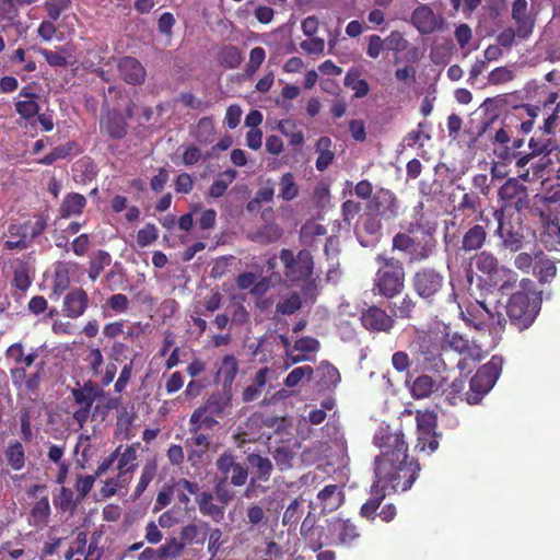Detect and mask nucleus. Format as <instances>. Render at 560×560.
<instances>
[{"mask_svg": "<svg viewBox=\"0 0 560 560\" xmlns=\"http://www.w3.org/2000/svg\"><path fill=\"white\" fill-rule=\"evenodd\" d=\"M425 236L427 237L422 243L416 241L415 247L409 255L411 261H421L433 255L436 247V241L432 237V235Z\"/></svg>", "mask_w": 560, "mask_h": 560, "instance_id": "ea45409f", "label": "nucleus"}, {"mask_svg": "<svg viewBox=\"0 0 560 560\" xmlns=\"http://www.w3.org/2000/svg\"><path fill=\"white\" fill-rule=\"evenodd\" d=\"M49 515V500L47 497H43L34 504L30 515V523L35 526H44L47 524Z\"/></svg>", "mask_w": 560, "mask_h": 560, "instance_id": "58836bf2", "label": "nucleus"}, {"mask_svg": "<svg viewBox=\"0 0 560 560\" xmlns=\"http://www.w3.org/2000/svg\"><path fill=\"white\" fill-rule=\"evenodd\" d=\"M313 372V369L308 365L295 368L288 374L283 384L287 387H294L305 377L311 380Z\"/></svg>", "mask_w": 560, "mask_h": 560, "instance_id": "864d4df0", "label": "nucleus"}, {"mask_svg": "<svg viewBox=\"0 0 560 560\" xmlns=\"http://www.w3.org/2000/svg\"><path fill=\"white\" fill-rule=\"evenodd\" d=\"M132 476L118 471L116 477L109 478L104 482L101 493L105 498L115 495L120 489L126 488L131 481Z\"/></svg>", "mask_w": 560, "mask_h": 560, "instance_id": "79ce46f5", "label": "nucleus"}, {"mask_svg": "<svg viewBox=\"0 0 560 560\" xmlns=\"http://www.w3.org/2000/svg\"><path fill=\"white\" fill-rule=\"evenodd\" d=\"M513 79L514 72L508 67H498L493 69L488 75V81L492 85H500L510 82Z\"/></svg>", "mask_w": 560, "mask_h": 560, "instance_id": "6e6d98bb", "label": "nucleus"}, {"mask_svg": "<svg viewBox=\"0 0 560 560\" xmlns=\"http://www.w3.org/2000/svg\"><path fill=\"white\" fill-rule=\"evenodd\" d=\"M378 261H384L378 269L375 281L374 291L385 298H394L404 289L405 271L401 262L396 259H386L382 256L377 257Z\"/></svg>", "mask_w": 560, "mask_h": 560, "instance_id": "39448f33", "label": "nucleus"}, {"mask_svg": "<svg viewBox=\"0 0 560 560\" xmlns=\"http://www.w3.org/2000/svg\"><path fill=\"white\" fill-rule=\"evenodd\" d=\"M214 417H218L217 415L209 413L206 411V409L197 408L191 417H190V432L196 433L201 428L211 429L213 425L217 424V420Z\"/></svg>", "mask_w": 560, "mask_h": 560, "instance_id": "a19ab883", "label": "nucleus"}, {"mask_svg": "<svg viewBox=\"0 0 560 560\" xmlns=\"http://www.w3.org/2000/svg\"><path fill=\"white\" fill-rule=\"evenodd\" d=\"M220 59L222 65H224L228 68L234 69L241 65L243 56L237 47L226 46L222 49Z\"/></svg>", "mask_w": 560, "mask_h": 560, "instance_id": "3c124183", "label": "nucleus"}, {"mask_svg": "<svg viewBox=\"0 0 560 560\" xmlns=\"http://www.w3.org/2000/svg\"><path fill=\"white\" fill-rule=\"evenodd\" d=\"M418 443L421 451L429 450L431 453L438 450L439 441L435 434L436 417L431 411H418L416 416Z\"/></svg>", "mask_w": 560, "mask_h": 560, "instance_id": "9b49d317", "label": "nucleus"}, {"mask_svg": "<svg viewBox=\"0 0 560 560\" xmlns=\"http://www.w3.org/2000/svg\"><path fill=\"white\" fill-rule=\"evenodd\" d=\"M89 305V296L82 289H74L63 298L62 312L69 318H78L84 314Z\"/></svg>", "mask_w": 560, "mask_h": 560, "instance_id": "f3484780", "label": "nucleus"}, {"mask_svg": "<svg viewBox=\"0 0 560 560\" xmlns=\"http://www.w3.org/2000/svg\"><path fill=\"white\" fill-rule=\"evenodd\" d=\"M238 372V362L232 354H228L222 359L221 365L217 372L215 378L222 383L223 389L231 390L232 384Z\"/></svg>", "mask_w": 560, "mask_h": 560, "instance_id": "b1692460", "label": "nucleus"}, {"mask_svg": "<svg viewBox=\"0 0 560 560\" xmlns=\"http://www.w3.org/2000/svg\"><path fill=\"white\" fill-rule=\"evenodd\" d=\"M86 206V198L78 192L68 194L60 205V215L71 218L80 215Z\"/></svg>", "mask_w": 560, "mask_h": 560, "instance_id": "393cba45", "label": "nucleus"}, {"mask_svg": "<svg viewBox=\"0 0 560 560\" xmlns=\"http://www.w3.org/2000/svg\"><path fill=\"white\" fill-rule=\"evenodd\" d=\"M487 238V232L483 226L476 224L469 228L463 235L462 249L472 252L482 247Z\"/></svg>", "mask_w": 560, "mask_h": 560, "instance_id": "bb28decb", "label": "nucleus"}, {"mask_svg": "<svg viewBox=\"0 0 560 560\" xmlns=\"http://www.w3.org/2000/svg\"><path fill=\"white\" fill-rule=\"evenodd\" d=\"M301 48L311 55H320L325 49V40L320 37H311L301 43Z\"/></svg>", "mask_w": 560, "mask_h": 560, "instance_id": "774afa93", "label": "nucleus"}, {"mask_svg": "<svg viewBox=\"0 0 560 560\" xmlns=\"http://www.w3.org/2000/svg\"><path fill=\"white\" fill-rule=\"evenodd\" d=\"M423 208L422 202H418L413 207L408 231L410 233L421 232L424 235H432L436 230V224L424 213Z\"/></svg>", "mask_w": 560, "mask_h": 560, "instance_id": "5701e85b", "label": "nucleus"}, {"mask_svg": "<svg viewBox=\"0 0 560 560\" xmlns=\"http://www.w3.org/2000/svg\"><path fill=\"white\" fill-rule=\"evenodd\" d=\"M384 42L385 48L395 52L405 51L408 47V40L399 31H392Z\"/></svg>", "mask_w": 560, "mask_h": 560, "instance_id": "603ef678", "label": "nucleus"}, {"mask_svg": "<svg viewBox=\"0 0 560 560\" xmlns=\"http://www.w3.org/2000/svg\"><path fill=\"white\" fill-rule=\"evenodd\" d=\"M326 234L324 225L316 221H307L300 231L301 243L305 246H313L317 237H322Z\"/></svg>", "mask_w": 560, "mask_h": 560, "instance_id": "e433bc0d", "label": "nucleus"}, {"mask_svg": "<svg viewBox=\"0 0 560 560\" xmlns=\"http://www.w3.org/2000/svg\"><path fill=\"white\" fill-rule=\"evenodd\" d=\"M158 470V465L154 460L147 462L142 468L140 479L135 490V494L140 497L149 483L153 480Z\"/></svg>", "mask_w": 560, "mask_h": 560, "instance_id": "09e8293b", "label": "nucleus"}, {"mask_svg": "<svg viewBox=\"0 0 560 560\" xmlns=\"http://www.w3.org/2000/svg\"><path fill=\"white\" fill-rule=\"evenodd\" d=\"M345 501L342 487L337 485L325 486L317 494V502L322 511L331 513L336 511Z\"/></svg>", "mask_w": 560, "mask_h": 560, "instance_id": "6ab92c4d", "label": "nucleus"}, {"mask_svg": "<svg viewBox=\"0 0 560 560\" xmlns=\"http://www.w3.org/2000/svg\"><path fill=\"white\" fill-rule=\"evenodd\" d=\"M270 506V500H261L249 504L246 509V523L257 529L266 527L269 522Z\"/></svg>", "mask_w": 560, "mask_h": 560, "instance_id": "4be33fe9", "label": "nucleus"}, {"mask_svg": "<svg viewBox=\"0 0 560 560\" xmlns=\"http://www.w3.org/2000/svg\"><path fill=\"white\" fill-rule=\"evenodd\" d=\"M415 306H416V303L415 301L409 298L408 295H406L400 302L399 304H395V310H394V314L397 316V317H401V318H410L411 315H412V312L415 310Z\"/></svg>", "mask_w": 560, "mask_h": 560, "instance_id": "338daca9", "label": "nucleus"}, {"mask_svg": "<svg viewBox=\"0 0 560 560\" xmlns=\"http://www.w3.org/2000/svg\"><path fill=\"white\" fill-rule=\"evenodd\" d=\"M16 112L25 119L35 117L39 112V105L35 100H23L15 104Z\"/></svg>", "mask_w": 560, "mask_h": 560, "instance_id": "052dcab7", "label": "nucleus"}, {"mask_svg": "<svg viewBox=\"0 0 560 560\" xmlns=\"http://www.w3.org/2000/svg\"><path fill=\"white\" fill-rule=\"evenodd\" d=\"M412 285L420 298L432 301L434 295L443 288L444 277L435 269L423 268L415 273Z\"/></svg>", "mask_w": 560, "mask_h": 560, "instance_id": "1a4fd4ad", "label": "nucleus"}, {"mask_svg": "<svg viewBox=\"0 0 560 560\" xmlns=\"http://www.w3.org/2000/svg\"><path fill=\"white\" fill-rule=\"evenodd\" d=\"M32 283L31 267L27 262L19 261L14 268L13 284L16 289L25 291Z\"/></svg>", "mask_w": 560, "mask_h": 560, "instance_id": "a18cd8bd", "label": "nucleus"}, {"mask_svg": "<svg viewBox=\"0 0 560 560\" xmlns=\"http://www.w3.org/2000/svg\"><path fill=\"white\" fill-rule=\"evenodd\" d=\"M385 498V490L376 481L371 487V499L361 508V515L366 518H374L375 512Z\"/></svg>", "mask_w": 560, "mask_h": 560, "instance_id": "f704fd0d", "label": "nucleus"}, {"mask_svg": "<svg viewBox=\"0 0 560 560\" xmlns=\"http://www.w3.org/2000/svg\"><path fill=\"white\" fill-rule=\"evenodd\" d=\"M499 197L504 201L505 207H514L516 210H521L528 205L527 188L520 184L516 178H510L502 185Z\"/></svg>", "mask_w": 560, "mask_h": 560, "instance_id": "ddd939ff", "label": "nucleus"}, {"mask_svg": "<svg viewBox=\"0 0 560 560\" xmlns=\"http://www.w3.org/2000/svg\"><path fill=\"white\" fill-rule=\"evenodd\" d=\"M317 373L320 386L326 389L337 386L341 380L339 371L327 361L320 362Z\"/></svg>", "mask_w": 560, "mask_h": 560, "instance_id": "c9c22d12", "label": "nucleus"}, {"mask_svg": "<svg viewBox=\"0 0 560 560\" xmlns=\"http://www.w3.org/2000/svg\"><path fill=\"white\" fill-rule=\"evenodd\" d=\"M410 21L421 34H431L438 27V19L434 12L424 4L413 10Z\"/></svg>", "mask_w": 560, "mask_h": 560, "instance_id": "412c9836", "label": "nucleus"}, {"mask_svg": "<svg viewBox=\"0 0 560 560\" xmlns=\"http://www.w3.org/2000/svg\"><path fill=\"white\" fill-rule=\"evenodd\" d=\"M446 345L450 349L463 355V358L457 362V368L460 371H465L469 368L468 361H471L472 363L481 361L488 353L489 349H491L490 346L487 349H483L482 345L477 343L476 341H469L457 332L447 335Z\"/></svg>", "mask_w": 560, "mask_h": 560, "instance_id": "6e6552de", "label": "nucleus"}, {"mask_svg": "<svg viewBox=\"0 0 560 560\" xmlns=\"http://www.w3.org/2000/svg\"><path fill=\"white\" fill-rule=\"evenodd\" d=\"M343 83L353 91L357 98H362L370 92L369 83L364 79H360V71L355 68L348 70Z\"/></svg>", "mask_w": 560, "mask_h": 560, "instance_id": "7c9ffc66", "label": "nucleus"}, {"mask_svg": "<svg viewBox=\"0 0 560 560\" xmlns=\"http://www.w3.org/2000/svg\"><path fill=\"white\" fill-rule=\"evenodd\" d=\"M103 555L102 549L98 548L97 541L91 539L86 540V533L79 532L72 546L65 555L66 560H100Z\"/></svg>", "mask_w": 560, "mask_h": 560, "instance_id": "f8f14e48", "label": "nucleus"}, {"mask_svg": "<svg viewBox=\"0 0 560 560\" xmlns=\"http://www.w3.org/2000/svg\"><path fill=\"white\" fill-rule=\"evenodd\" d=\"M71 151V144L56 147L49 154L42 158L38 163L43 165H50L55 161L65 159Z\"/></svg>", "mask_w": 560, "mask_h": 560, "instance_id": "e2e57ef3", "label": "nucleus"}, {"mask_svg": "<svg viewBox=\"0 0 560 560\" xmlns=\"http://www.w3.org/2000/svg\"><path fill=\"white\" fill-rule=\"evenodd\" d=\"M73 397L79 405L85 408L86 411L95 400V392L92 387L85 386L82 389L74 390Z\"/></svg>", "mask_w": 560, "mask_h": 560, "instance_id": "680f3d73", "label": "nucleus"}, {"mask_svg": "<svg viewBox=\"0 0 560 560\" xmlns=\"http://www.w3.org/2000/svg\"><path fill=\"white\" fill-rule=\"evenodd\" d=\"M368 209L383 220L390 221L399 215V202L395 194L381 188L372 196Z\"/></svg>", "mask_w": 560, "mask_h": 560, "instance_id": "9d476101", "label": "nucleus"}, {"mask_svg": "<svg viewBox=\"0 0 560 560\" xmlns=\"http://www.w3.org/2000/svg\"><path fill=\"white\" fill-rule=\"evenodd\" d=\"M435 389V382L429 375L418 376L411 386V393L416 398L430 396Z\"/></svg>", "mask_w": 560, "mask_h": 560, "instance_id": "49530a36", "label": "nucleus"}, {"mask_svg": "<svg viewBox=\"0 0 560 560\" xmlns=\"http://www.w3.org/2000/svg\"><path fill=\"white\" fill-rule=\"evenodd\" d=\"M300 188L295 176L291 172L282 174L279 178V195L283 201H291L299 196Z\"/></svg>", "mask_w": 560, "mask_h": 560, "instance_id": "72a5a7b5", "label": "nucleus"}, {"mask_svg": "<svg viewBox=\"0 0 560 560\" xmlns=\"http://www.w3.org/2000/svg\"><path fill=\"white\" fill-rule=\"evenodd\" d=\"M463 319L478 330H488L491 336L490 348L498 343L499 336L504 328L505 319L499 312L491 311L483 302L475 301L460 312Z\"/></svg>", "mask_w": 560, "mask_h": 560, "instance_id": "f03ea898", "label": "nucleus"}, {"mask_svg": "<svg viewBox=\"0 0 560 560\" xmlns=\"http://www.w3.org/2000/svg\"><path fill=\"white\" fill-rule=\"evenodd\" d=\"M116 459L118 460L117 470L132 476L137 468V446L128 445L125 448H121Z\"/></svg>", "mask_w": 560, "mask_h": 560, "instance_id": "2f4dec72", "label": "nucleus"}, {"mask_svg": "<svg viewBox=\"0 0 560 560\" xmlns=\"http://www.w3.org/2000/svg\"><path fill=\"white\" fill-rule=\"evenodd\" d=\"M117 69L122 80L128 84H142L147 77L145 69L141 62L133 57L120 59Z\"/></svg>", "mask_w": 560, "mask_h": 560, "instance_id": "a211bd4d", "label": "nucleus"}, {"mask_svg": "<svg viewBox=\"0 0 560 560\" xmlns=\"http://www.w3.org/2000/svg\"><path fill=\"white\" fill-rule=\"evenodd\" d=\"M236 175L237 172L234 170H226L224 172H221L210 186L209 195L213 198H219L223 196L228 187L236 178Z\"/></svg>", "mask_w": 560, "mask_h": 560, "instance_id": "4c0bfd02", "label": "nucleus"}, {"mask_svg": "<svg viewBox=\"0 0 560 560\" xmlns=\"http://www.w3.org/2000/svg\"><path fill=\"white\" fill-rule=\"evenodd\" d=\"M9 240L4 242L8 250L25 249L27 247V231L22 224H10L8 229Z\"/></svg>", "mask_w": 560, "mask_h": 560, "instance_id": "cd10ccee", "label": "nucleus"}, {"mask_svg": "<svg viewBox=\"0 0 560 560\" xmlns=\"http://www.w3.org/2000/svg\"><path fill=\"white\" fill-rule=\"evenodd\" d=\"M197 503L201 514L210 516L219 522L224 515L223 508L214 503L213 495L210 492H202L197 497Z\"/></svg>", "mask_w": 560, "mask_h": 560, "instance_id": "c85d7f7f", "label": "nucleus"}, {"mask_svg": "<svg viewBox=\"0 0 560 560\" xmlns=\"http://www.w3.org/2000/svg\"><path fill=\"white\" fill-rule=\"evenodd\" d=\"M280 260L284 266V275L288 280L292 282L306 280L313 272V257L306 249L299 252L294 257L293 253L289 249L280 252Z\"/></svg>", "mask_w": 560, "mask_h": 560, "instance_id": "0eeeda50", "label": "nucleus"}, {"mask_svg": "<svg viewBox=\"0 0 560 560\" xmlns=\"http://www.w3.org/2000/svg\"><path fill=\"white\" fill-rule=\"evenodd\" d=\"M362 325L372 331H389L394 326V319L384 310L371 306L361 315Z\"/></svg>", "mask_w": 560, "mask_h": 560, "instance_id": "dca6fc26", "label": "nucleus"}, {"mask_svg": "<svg viewBox=\"0 0 560 560\" xmlns=\"http://www.w3.org/2000/svg\"><path fill=\"white\" fill-rule=\"evenodd\" d=\"M313 201L318 208H325L330 202V192L327 185L320 183L315 186Z\"/></svg>", "mask_w": 560, "mask_h": 560, "instance_id": "69168bd1", "label": "nucleus"}, {"mask_svg": "<svg viewBox=\"0 0 560 560\" xmlns=\"http://www.w3.org/2000/svg\"><path fill=\"white\" fill-rule=\"evenodd\" d=\"M101 128L112 138H122L126 135V122L120 114H108L101 119Z\"/></svg>", "mask_w": 560, "mask_h": 560, "instance_id": "473e14b6", "label": "nucleus"}, {"mask_svg": "<svg viewBox=\"0 0 560 560\" xmlns=\"http://www.w3.org/2000/svg\"><path fill=\"white\" fill-rule=\"evenodd\" d=\"M329 532L337 536V544L350 546L352 541L360 537L357 526L349 520L334 518L330 521Z\"/></svg>", "mask_w": 560, "mask_h": 560, "instance_id": "aec40b11", "label": "nucleus"}, {"mask_svg": "<svg viewBox=\"0 0 560 560\" xmlns=\"http://www.w3.org/2000/svg\"><path fill=\"white\" fill-rule=\"evenodd\" d=\"M511 18L518 28V39H527L533 33L535 18L529 13L526 0H514L512 3Z\"/></svg>", "mask_w": 560, "mask_h": 560, "instance_id": "4468645a", "label": "nucleus"}, {"mask_svg": "<svg viewBox=\"0 0 560 560\" xmlns=\"http://www.w3.org/2000/svg\"><path fill=\"white\" fill-rule=\"evenodd\" d=\"M528 147L532 151L530 154L533 156L540 155V154L547 155L553 149V144H552V141L550 138H548V139L532 138L529 140Z\"/></svg>", "mask_w": 560, "mask_h": 560, "instance_id": "bf43d9fd", "label": "nucleus"}, {"mask_svg": "<svg viewBox=\"0 0 560 560\" xmlns=\"http://www.w3.org/2000/svg\"><path fill=\"white\" fill-rule=\"evenodd\" d=\"M231 405V393L223 389L222 393H214L209 396L206 402L200 408L206 409L209 413L221 417Z\"/></svg>", "mask_w": 560, "mask_h": 560, "instance_id": "a878e982", "label": "nucleus"}, {"mask_svg": "<svg viewBox=\"0 0 560 560\" xmlns=\"http://www.w3.org/2000/svg\"><path fill=\"white\" fill-rule=\"evenodd\" d=\"M301 307V300L298 294H291L283 302L277 305V311L283 315H290Z\"/></svg>", "mask_w": 560, "mask_h": 560, "instance_id": "0e129e2a", "label": "nucleus"}, {"mask_svg": "<svg viewBox=\"0 0 560 560\" xmlns=\"http://www.w3.org/2000/svg\"><path fill=\"white\" fill-rule=\"evenodd\" d=\"M248 463L254 469V474L259 480H267L271 474V462L260 455L252 454L248 456Z\"/></svg>", "mask_w": 560, "mask_h": 560, "instance_id": "37998d69", "label": "nucleus"}, {"mask_svg": "<svg viewBox=\"0 0 560 560\" xmlns=\"http://www.w3.org/2000/svg\"><path fill=\"white\" fill-rule=\"evenodd\" d=\"M5 458L14 470H21L25 465L23 445L20 442L11 443L5 451Z\"/></svg>", "mask_w": 560, "mask_h": 560, "instance_id": "c03bdc74", "label": "nucleus"}, {"mask_svg": "<svg viewBox=\"0 0 560 560\" xmlns=\"http://www.w3.org/2000/svg\"><path fill=\"white\" fill-rule=\"evenodd\" d=\"M506 313L511 322L520 329L529 327L538 314L536 302L530 303L525 292L513 293L506 305Z\"/></svg>", "mask_w": 560, "mask_h": 560, "instance_id": "423d86ee", "label": "nucleus"}, {"mask_svg": "<svg viewBox=\"0 0 560 560\" xmlns=\"http://www.w3.org/2000/svg\"><path fill=\"white\" fill-rule=\"evenodd\" d=\"M174 490L179 502L188 504L190 501L189 494H197L199 487L196 482L180 479L174 485Z\"/></svg>", "mask_w": 560, "mask_h": 560, "instance_id": "8fccbe9b", "label": "nucleus"}, {"mask_svg": "<svg viewBox=\"0 0 560 560\" xmlns=\"http://www.w3.org/2000/svg\"><path fill=\"white\" fill-rule=\"evenodd\" d=\"M374 443L381 450L375 458V481L385 490L390 485L395 492H405L411 488L420 470L415 462H408L407 445L399 430L388 425L380 427Z\"/></svg>", "mask_w": 560, "mask_h": 560, "instance_id": "f257e3e1", "label": "nucleus"}, {"mask_svg": "<svg viewBox=\"0 0 560 560\" xmlns=\"http://www.w3.org/2000/svg\"><path fill=\"white\" fill-rule=\"evenodd\" d=\"M40 54L44 56L45 60L50 65L51 67H63L68 63L69 54L61 48L57 51H51L47 49H42Z\"/></svg>", "mask_w": 560, "mask_h": 560, "instance_id": "4d7b16f0", "label": "nucleus"}, {"mask_svg": "<svg viewBox=\"0 0 560 560\" xmlns=\"http://www.w3.org/2000/svg\"><path fill=\"white\" fill-rule=\"evenodd\" d=\"M476 268L486 275L490 283L497 287L503 294H509L516 285L517 275L499 264L490 253L481 252L475 257Z\"/></svg>", "mask_w": 560, "mask_h": 560, "instance_id": "7ed1b4c3", "label": "nucleus"}, {"mask_svg": "<svg viewBox=\"0 0 560 560\" xmlns=\"http://www.w3.org/2000/svg\"><path fill=\"white\" fill-rule=\"evenodd\" d=\"M502 366L503 358L493 355L488 363L477 371L475 376L470 380V388L466 393V401L469 405L480 402L483 396L492 389L501 375Z\"/></svg>", "mask_w": 560, "mask_h": 560, "instance_id": "20e7f679", "label": "nucleus"}, {"mask_svg": "<svg viewBox=\"0 0 560 560\" xmlns=\"http://www.w3.org/2000/svg\"><path fill=\"white\" fill-rule=\"evenodd\" d=\"M494 219L498 221V230L497 234L501 238L502 244L505 248H509L512 252L518 250L523 245V234L520 229H514L513 226H506L503 222L504 218V209H497L493 212Z\"/></svg>", "mask_w": 560, "mask_h": 560, "instance_id": "2eb2a0df", "label": "nucleus"}, {"mask_svg": "<svg viewBox=\"0 0 560 560\" xmlns=\"http://www.w3.org/2000/svg\"><path fill=\"white\" fill-rule=\"evenodd\" d=\"M112 261L110 255L105 250H98L90 261L89 277L91 280H96L105 267L109 266Z\"/></svg>", "mask_w": 560, "mask_h": 560, "instance_id": "de8ad7c7", "label": "nucleus"}, {"mask_svg": "<svg viewBox=\"0 0 560 560\" xmlns=\"http://www.w3.org/2000/svg\"><path fill=\"white\" fill-rule=\"evenodd\" d=\"M73 266L70 262L59 261L55 266L54 293L61 294L70 285V273Z\"/></svg>", "mask_w": 560, "mask_h": 560, "instance_id": "c756f323", "label": "nucleus"}, {"mask_svg": "<svg viewBox=\"0 0 560 560\" xmlns=\"http://www.w3.org/2000/svg\"><path fill=\"white\" fill-rule=\"evenodd\" d=\"M158 229L154 224H147L137 233V243L140 247H147L158 240Z\"/></svg>", "mask_w": 560, "mask_h": 560, "instance_id": "5fc2aeb1", "label": "nucleus"}, {"mask_svg": "<svg viewBox=\"0 0 560 560\" xmlns=\"http://www.w3.org/2000/svg\"><path fill=\"white\" fill-rule=\"evenodd\" d=\"M184 544L177 540L176 538L168 539L164 545H162L160 549V553L162 559L165 560L167 558H176L184 550Z\"/></svg>", "mask_w": 560, "mask_h": 560, "instance_id": "13d9d810", "label": "nucleus"}]
</instances>
